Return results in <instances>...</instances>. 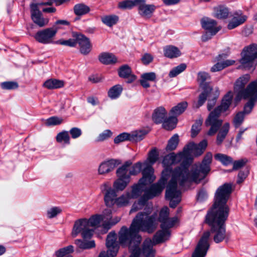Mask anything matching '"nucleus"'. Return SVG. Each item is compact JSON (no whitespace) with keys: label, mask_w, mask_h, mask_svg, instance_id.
Wrapping results in <instances>:
<instances>
[{"label":"nucleus","mask_w":257,"mask_h":257,"mask_svg":"<svg viewBox=\"0 0 257 257\" xmlns=\"http://www.w3.org/2000/svg\"><path fill=\"white\" fill-rule=\"evenodd\" d=\"M216 160L220 162L224 166H228L233 163V159L225 154L217 153L214 155Z\"/></svg>","instance_id":"obj_36"},{"label":"nucleus","mask_w":257,"mask_h":257,"mask_svg":"<svg viewBox=\"0 0 257 257\" xmlns=\"http://www.w3.org/2000/svg\"><path fill=\"white\" fill-rule=\"evenodd\" d=\"M169 209L167 207H164L159 213L158 222H161V227L171 228L178 222L177 217L169 218Z\"/></svg>","instance_id":"obj_15"},{"label":"nucleus","mask_w":257,"mask_h":257,"mask_svg":"<svg viewBox=\"0 0 257 257\" xmlns=\"http://www.w3.org/2000/svg\"><path fill=\"white\" fill-rule=\"evenodd\" d=\"M156 74L154 72L143 73L141 76L140 82L141 85L145 88L150 87L149 81H156Z\"/></svg>","instance_id":"obj_24"},{"label":"nucleus","mask_w":257,"mask_h":257,"mask_svg":"<svg viewBox=\"0 0 257 257\" xmlns=\"http://www.w3.org/2000/svg\"><path fill=\"white\" fill-rule=\"evenodd\" d=\"M249 79V75L245 74L240 77L235 82L234 90L237 93V100L241 98L246 99L249 97L257 96V80L251 82L246 88H245V86Z\"/></svg>","instance_id":"obj_6"},{"label":"nucleus","mask_w":257,"mask_h":257,"mask_svg":"<svg viewBox=\"0 0 257 257\" xmlns=\"http://www.w3.org/2000/svg\"><path fill=\"white\" fill-rule=\"evenodd\" d=\"M102 193H104V200L105 205L111 207L116 203V193L112 189L108 183H104L100 186Z\"/></svg>","instance_id":"obj_16"},{"label":"nucleus","mask_w":257,"mask_h":257,"mask_svg":"<svg viewBox=\"0 0 257 257\" xmlns=\"http://www.w3.org/2000/svg\"><path fill=\"white\" fill-rule=\"evenodd\" d=\"M159 154L156 148L152 149L148 154L147 160L144 162L145 168L151 167L158 160Z\"/></svg>","instance_id":"obj_30"},{"label":"nucleus","mask_w":257,"mask_h":257,"mask_svg":"<svg viewBox=\"0 0 257 257\" xmlns=\"http://www.w3.org/2000/svg\"><path fill=\"white\" fill-rule=\"evenodd\" d=\"M111 210L110 209H106L103 210L101 214H99L102 217L103 221H104V223H106V221H108L111 218Z\"/></svg>","instance_id":"obj_61"},{"label":"nucleus","mask_w":257,"mask_h":257,"mask_svg":"<svg viewBox=\"0 0 257 257\" xmlns=\"http://www.w3.org/2000/svg\"><path fill=\"white\" fill-rule=\"evenodd\" d=\"M179 143V136L177 134L173 135L169 140L168 145L166 148L167 151H171L175 150Z\"/></svg>","instance_id":"obj_44"},{"label":"nucleus","mask_w":257,"mask_h":257,"mask_svg":"<svg viewBox=\"0 0 257 257\" xmlns=\"http://www.w3.org/2000/svg\"><path fill=\"white\" fill-rule=\"evenodd\" d=\"M167 111L165 108L160 106L155 109L152 115V119L156 123H161L166 118Z\"/></svg>","instance_id":"obj_25"},{"label":"nucleus","mask_w":257,"mask_h":257,"mask_svg":"<svg viewBox=\"0 0 257 257\" xmlns=\"http://www.w3.org/2000/svg\"><path fill=\"white\" fill-rule=\"evenodd\" d=\"M201 25L204 29L212 33V35H215L221 29L220 26H217L216 21L208 18L202 20Z\"/></svg>","instance_id":"obj_22"},{"label":"nucleus","mask_w":257,"mask_h":257,"mask_svg":"<svg viewBox=\"0 0 257 257\" xmlns=\"http://www.w3.org/2000/svg\"><path fill=\"white\" fill-rule=\"evenodd\" d=\"M64 81L56 79H49L43 84V86L48 89H58L64 86Z\"/></svg>","instance_id":"obj_28"},{"label":"nucleus","mask_w":257,"mask_h":257,"mask_svg":"<svg viewBox=\"0 0 257 257\" xmlns=\"http://www.w3.org/2000/svg\"><path fill=\"white\" fill-rule=\"evenodd\" d=\"M164 55L169 58H177L181 55V52L174 46H167L164 48Z\"/></svg>","instance_id":"obj_27"},{"label":"nucleus","mask_w":257,"mask_h":257,"mask_svg":"<svg viewBox=\"0 0 257 257\" xmlns=\"http://www.w3.org/2000/svg\"><path fill=\"white\" fill-rule=\"evenodd\" d=\"M234 62V60H226L223 62H218L211 67L210 70L212 72L219 71L229 66L232 65Z\"/></svg>","instance_id":"obj_35"},{"label":"nucleus","mask_w":257,"mask_h":257,"mask_svg":"<svg viewBox=\"0 0 257 257\" xmlns=\"http://www.w3.org/2000/svg\"><path fill=\"white\" fill-rule=\"evenodd\" d=\"M209 96V92L208 90H204L203 92H202L199 96L197 103L196 104L195 107L196 108H199L201 106H202L206 101L207 97Z\"/></svg>","instance_id":"obj_54"},{"label":"nucleus","mask_w":257,"mask_h":257,"mask_svg":"<svg viewBox=\"0 0 257 257\" xmlns=\"http://www.w3.org/2000/svg\"><path fill=\"white\" fill-rule=\"evenodd\" d=\"M210 79L209 74L205 72H199L197 74V81L200 85H203L205 82Z\"/></svg>","instance_id":"obj_51"},{"label":"nucleus","mask_w":257,"mask_h":257,"mask_svg":"<svg viewBox=\"0 0 257 257\" xmlns=\"http://www.w3.org/2000/svg\"><path fill=\"white\" fill-rule=\"evenodd\" d=\"M55 4V0H48L44 3L32 4L30 5L31 18L33 22L39 27H42L48 23V20L42 17V13L39 10L40 6H52Z\"/></svg>","instance_id":"obj_12"},{"label":"nucleus","mask_w":257,"mask_h":257,"mask_svg":"<svg viewBox=\"0 0 257 257\" xmlns=\"http://www.w3.org/2000/svg\"><path fill=\"white\" fill-rule=\"evenodd\" d=\"M123 88L119 84L115 85L111 87L108 91V96L111 99H115L119 97Z\"/></svg>","instance_id":"obj_32"},{"label":"nucleus","mask_w":257,"mask_h":257,"mask_svg":"<svg viewBox=\"0 0 257 257\" xmlns=\"http://www.w3.org/2000/svg\"><path fill=\"white\" fill-rule=\"evenodd\" d=\"M74 12L77 16H82L88 13L90 8L83 4H76L74 7Z\"/></svg>","instance_id":"obj_39"},{"label":"nucleus","mask_w":257,"mask_h":257,"mask_svg":"<svg viewBox=\"0 0 257 257\" xmlns=\"http://www.w3.org/2000/svg\"><path fill=\"white\" fill-rule=\"evenodd\" d=\"M246 163V160L241 159L233 162V170H237L242 167Z\"/></svg>","instance_id":"obj_63"},{"label":"nucleus","mask_w":257,"mask_h":257,"mask_svg":"<svg viewBox=\"0 0 257 257\" xmlns=\"http://www.w3.org/2000/svg\"><path fill=\"white\" fill-rule=\"evenodd\" d=\"M130 133H123L117 137H116L114 139V143L115 144H118L120 142L128 140L130 141Z\"/></svg>","instance_id":"obj_57"},{"label":"nucleus","mask_w":257,"mask_h":257,"mask_svg":"<svg viewBox=\"0 0 257 257\" xmlns=\"http://www.w3.org/2000/svg\"><path fill=\"white\" fill-rule=\"evenodd\" d=\"M214 12L215 17L220 19H226L229 14V9L222 6L214 8Z\"/></svg>","instance_id":"obj_34"},{"label":"nucleus","mask_w":257,"mask_h":257,"mask_svg":"<svg viewBox=\"0 0 257 257\" xmlns=\"http://www.w3.org/2000/svg\"><path fill=\"white\" fill-rule=\"evenodd\" d=\"M98 59L101 63L105 65L113 64L117 62L115 56L110 53L104 52L100 54Z\"/></svg>","instance_id":"obj_26"},{"label":"nucleus","mask_w":257,"mask_h":257,"mask_svg":"<svg viewBox=\"0 0 257 257\" xmlns=\"http://www.w3.org/2000/svg\"><path fill=\"white\" fill-rule=\"evenodd\" d=\"M244 118L243 112H238L234 116L233 123L235 128H237L242 123Z\"/></svg>","instance_id":"obj_52"},{"label":"nucleus","mask_w":257,"mask_h":257,"mask_svg":"<svg viewBox=\"0 0 257 257\" xmlns=\"http://www.w3.org/2000/svg\"><path fill=\"white\" fill-rule=\"evenodd\" d=\"M132 165V161L128 160L116 170L118 179L114 182L113 187L117 190L122 191L130 182L128 168Z\"/></svg>","instance_id":"obj_10"},{"label":"nucleus","mask_w":257,"mask_h":257,"mask_svg":"<svg viewBox=\"0 0 257 257\" xmlns=\"http://www.w3.org/2000/svg\"><path fill=\"white\" fill-rule=\"evenodd\" d=\"M202 122V118H200L196 120L195 123L192 125L191 128V137L192 138L195 137L200 132Z\"/></svg>","instance_id":"obj_50"},{"label":"nucleus","mask_w":257,"mask_h":257,"mask_svg":"<svg viewBox=\"0 0 257 257\" xmlns=\"http://www.w3.org/2000/svg\"><path fill=\"white\" fill-rule=\"evenodd\" d=\"M1 86L3 89L11 90L16 88V82L14 81H6L1 83Z\"/></svg>","instance_id":"obj_59"},{"label":"nucleus","mask_w":257,"mask_h":257,"mask_svg":"<svg viewBox=\"0 0 257 257\" xmlns=\"http://www.w3.org/2000/svg\"><path fill=\"white\" fill-rule=\"evenodd\" d=\"M162 230L157 231L154 235L153 241L150 238L146 239L141 249V257H154L155 250L153 249L155 244L163 242L168 240L170 236V228L161 227Z\"/></svg>","instance_id":"obj_7"},{"label":"nucleus","mask_w":257,"mask_h":257,"mask_svg":"<svg viewBox=\"0 0 257 257\" xmlns=\"http://www.w3.org/2000/svg\"><path fill=\"white\" fill-rule=\"evenodd\" d=\"M168 172L167 170L162 172L161 178L157 183L152 185L149 189L146 190L143 196L139 199L138 202H135L133 205L130 213L141 209L148 199L159 195L162 192L168 179V178L166 177Z\"/></svg>","instance_id":"obj_5"},{"label":"nucleus","mask_w":257,"mask_h":257,"mask_svg":"<svg viewBox=\"0 0 257 257\" xmlns=\"http://www.w3.org/2000/svg\"><path fill=\"white\" fill-rule=\"evenodd\" d=\"M187 102L183 101L178 103L176 106L173 107L171 110V113L176 117L182 113L187 107Z\"/></svg>","instance_id":"obj_42"},{"label":"nucleus","mask_w":257,"mask_h":257,"mask_svg":"<svg viewBox=\"0 0 257 257\" xmlns=\"http://www.w3.org/2000/svg\"><path fill=\"white\" fill-rule=\"evenodd\" d=\"M154 59L153 56L149 53H145L141 58V61L144 65H148L151 63Z\"/></svg>","instance_id":"obj_62"},{"label":"nucleus","mask_w":257,"mask_h":257,"mask_svg":"<svg viewBox=\"0 0 257 257\" xmlns=\"http://www.w3.org/2000/svg\"><path fill=\"white\" fill-rule=\"evenodd\" d=\"M137 7L139 15L147 19H149L152 16L156 9V7L153 4H147L146 0H139Z\"/></svg>","instance_id":"obj_19"},{"label":"nucleus","mask_w":257,"mask_h":257,"mask_svg":"<svg viewBox=\"0 0 257 257\" xmlns=\"http://www.w3.org/2000/svg\"><path fill=\"white\" fill-rule=\"evenodd\" d=\"M77 44H79L80 52L84 55L88 54L91 50V45L89 38L81 34H73Z\"/></svg>","instance_id":"obj_20"},{"label":"nucleus","mask_w":257,"mask_h":257,"mask_svg":"<svg viewBox=\"0 0 257 257\" xmlns=\"http://www.w3.org/2000/svg\"><path fill=\"white\" fill-rule=\"evenodd\" d=\"M241 55V58L240 59L239 62L241 65L239 68L242 67L249 70L253 67L254 60L257 58V45L252 44L244 47Z\"/></svg>","instance_id":"obj_9"},{"label":"nucleus","mask_w":257,"mask_h":257,"mask_svg":"<svg viewBox=\"0 0 257 257\" xmlns=\"http://www.w3.org/2000/svg\"><path fill=\"white\" fill-rule=\"evenodd\" d=\"M186 68V64L182 63L174 67L169 72L170 77H174L184 71Z\"/></svg>","instance_id":"obj_48"},{"label":"nucleus","mask_w":257,"mask_h":257,"mask_svg":"<svg viewBox=\"0 0 257 257\" xmlns=\"http://www.w3.org/2000/svg\"><path fill=\"white\" fill-rule=\"evenodd\" d=\"M247 174L248 171H240L238 174L237 183L240 184L242 183L247 177Z\"/></svg>","instance_id":"obj_64"},{"label":"nucleus","mask_w":257,"mask_h":257,"mask_svg":"<svg viewBox=\"0 0 257 257\" xmlns=\"http://www.w3.org/2000/svg\"><path fill=\"white\" fill-rule=\"evenodd\" d=\"M63 122V119L57 116H52L48 118L46 124L48 126L56 125L61 124Z\"/></svg>","instance_id":"obj_55"},{"label":"nucleus","mask_w":257,"mask_h":257,"mask_svg":"<svg viewBox=\"0 0 257 257\" xmlns=\"http://www.w3.org/2000/svg\"><path fill=\"white\" fill-rule=\"evenodd\" d=\"M56 141L59 144L69 145L70 144V137L69 132L67 131H63L59 133L56 136Z\"/></svg>","instance_id":"obj_33"},{"label":"nucleus","mask_w":257,"mask_h":257,"mask_svg":"<svg viewBox=\"0 0 257 257\" xmlns=\"http://www.w3.org/2000/svg\"><path fill=\"white\" fill-rule=\"evenodd\" d=\"M142 165L143 164L140 162L135 163L132 166L131 170L129 172L128 171V174H129L130 177L131 175H137L142 170Z\"/></svg>","instance_id":"obj_53"},{"label":"nucleus","mask_w":257,"mask_h":257,"mask_svg":"<svg viewBox=\"0 0 257 257\" xmlns=\"http://www.w3.org/2000/svg\"><path fill=\"white\" fill-rule=\"evenodd\" d=\"M232 191L231 185L225 183L216 190L214 203L206 215L205 222L211 227V231L214 233L213 240L218 243L222 242L226 237L225 222L229 211L226 204Z\"/></svg>","instance_id":"obj_3"},{"label":"nucleus","mask_w":257,"mask_h":257,"mask_svg":"<svg viewBox=\"0 0 257 257\" xmlns=\"http://www.w3.org/2000/svg\"><path fill=\"white\" fill-rule=\"evenodd\" d=\"M147 132L144 130L136 131L131 132L130 134V141L132 142H139L142 140Z\"/></svg>","instance_id":"obj_41"},{"label":"nucleus","mask_w":257,"mask_h":257,"mask_svg":"<svg viewBox=\"0 0 257 257\" xmlns=\"http://www.w3.org/2000/svg\"><path fill=\"white\" fill-rule=\"evenodd\" d=\"M121 164L118 159H110L102 162L99 166L98 173L99 175H105L113 171Z\"/></svg>","instance_id":"obj_21"},{"label":"nucleus","mask_w":257,"mask_h":257,"mask_svg":"<svg viewBox=\"0 0 257 257\" xmlns=\"http://www.w3.org/2000/svg\"><path fill=\"white\" fill-rule=\"evenodd\" d=\"M93 231V229L89 227L87 219L81 218L75 221L71 235L75 237L81 234L83 239H88L92 236Z\"/></svg>","instance_id":"obj_11"},{"label":"nucleus","mask_w":257,"mask_h":257,"mask_svg":"<svg viewBox=\"0 0 257 257\" xmlns=\"http://www.w3.org/2000/svg\"><path fill=\"white\" fill-rule=\"evenodd\" d=\"M207 146V141L203 140L198 144L189 143L182 152L177 154L170 153L164 157L162 164L165 168L163 171L168 170L166 177L171 174L170 181L167 186L166 198L170 201V206L175 208L181 201V190L185 188L187 183H199L211 170L212 154L208 152L202 162L194 164L189 171L188 167L192 161L191 155L199 156L203 154Z\"/></svg>","instance_id":"obj_1"},{"label":"nucleus","mask_w":257,"mask_h":257,"mask_svg":"<svg viewBox=\"0 0 257 257\" xmlns=\"http://www.w3.org/2000/svg\"><path fill=\"white\" fill-rule=\"evenodd\" d=\"M102 217L99 214H95L90 217L87 219L89 227L98 226L100 222L103 221Z\"/></svg>","instance_id":"obj_45"},{"label":"nucleus","mask_w":257,"mask_h":257,"mask_svg":"<svg viewBox=\"0 0 257 257\" xmlns=\"http://www.w3.org/2000/svg\"><path fill=\"white\" fill-rule=\"evenodd\" d=\"M139 0H124L118 4V8L121 10H131L137 6Z\"/></svg>","instance_id":"obj_40"},{"label":"nucleus","mask_w":257,"mask_h":257,"mask_svg":"<svg viewBox=\"0 0 257 257\" xmlns=\"http://www.w3.org/2000/svg\"><path fill=\"white\" fill-rule=\"evenodd\" d=\"M112 136V132L110 130H105L99 134L95 139L96 142H102L110 138Z\"/></svg>","instance_id":"obj_46"},{"label":"nucleus","mask_w":257,"mask_h":257,"mask_svg":"<svg viewBox=\"0 0 257 257\" xmlns=\"http://www.w3.org/2000/svg\"><path fill=\"white\" fill-rule=\"evenodd\" d=\"M177 118L176 116H170L165 118L163 122V127L167 130H172L176 126Z\"/></svg>","instance_id":"obj_37"},{"label":"nucleus","mask_w":257,"mask_h":257,"mask_svg":"<svg viewBox=\"0 0 257 257\" xmlns=\"http://www.w3.org/2000/svg\"><path fill=\"white\" fill-rule=\"evenodd\" d=\"M62 211V210L61 207L58 206H53L47 210L46 215L48 219H52L60 214Z\"/></svg>","instance_id":"obj_43"},{"label":"nucleus","mask_w":257,"mask_h":257,"mask_svg":"<svg viewBox=\"0 0 257 257\" xmlns=\"http://www.w3.org/2000/svg\"><path fill=\"white\" fill-rule=\"evenodd\" d=\"M120 220L119 217H115L113 219H111L108 221V223H105L103 224V228L107 230L110 229L112 225H115Z\"/></svg>","instance_id":"obj_60"},{"label":"nucleus","mask_w":257,"mask_h":257,"mask_svg":"<svg viewBox=\"0 0 257 257\" xmlns=\"http://www.w3.org/2000/svg\"><path fill=\"white\" fill-rule=\"evenodd\" d=\"M68 132L73 139H76L79 138L82 134V130L77 127H72Z\"/></svg>","instance_id":"obj_58"},{"label":"nucleus","mask_w":257,"mask_h":257,"mask_svg":"<svg viewBox=\"0 0 257 257\" xmlns=\"http://www.w3.org/2000/svg\"><path fill=\"white\" fill-rule=\"evenodd\" d=\"M59 28H60L55 27L54 28H47L38 31L36 34L35 38L38 42L42 44L51 43L53 42V37L55 36Z\"/></svg>","instance_id":"obj_14"},{"label":"nucleus","mask_w":257,"mask_h":257,"mask_svg":"<svg viewBox=\"0 0 257 257\" xmlns=\"http://www.w3.org/2000/svg\"><path fill=\"white\" fill-rule=\"evenodd\" d=\"M248 98H250V99L244 105L243 110L242 111L243 112L244 115L248 114L251 112L253 107L254 102L257 99V96L249 97Z\"/></svg>","instance_id":"obj_47"},{"label":"nucleus","mask_w":257,"mask_h":257,"mask_svg":"<svg viewBox=\"0 0 257 257\" xmlns=\"http://www.w3.org/2000/svg\"><path fill=\"white\" fill-rule=\"evenodd\" d=\"M86 239H76L75 240V243L77 247L83 249H88L94 247L95 246V241L93 240L87 241Z\"/></svg>","instance_id":"obj_31"},{"label":"nucleus","mask_w":257,"mask_h":257,"mask_svg":"<svg viewBox=\"0 0 257 257\" xmlns=\"http://www.w3.org/2000/svg\"><path fill=\"white\" fill-rule=\"evenodd\" d=\"M131 199L132 198L129 195V191H127L125 193L116 198L115 204L118 207L125 206L129 204Z\"/></svg>","instance_id":"obj_38"},{"label":"nucleus","mask_w":257,"mask_h":257,"mask_svg":"<svg viewBox=\"0 0 257 257\" xmlns=\"http://www.w3.org/2000/svg\"><path fill=\"white\" fill-rule=\"evenodd\" d=\"M233 92L231 91L224 96L221 104L214 109L209 114L205 121L206 126H210L207 134L214 136L218 132L216 143L218 146L222 144L227 136L230 128V124L226 122L222 125L223 120L220 118L221 114L228 109L232 102Z\"/></svg>","instance_id":"obj_4"},{"label":"nucleus","mask_w":257,"mask_h":257,"mask_svg":"<svg viewBox=\"0 0 257 257\" xmlns=\"http://www.w3.org/2000/svg\"><path fill=\"white\" fill-rule=\"evenodd\" d=\"M143 177L138 183L132 186V190L129 192V195L132 199L138 198L144 191H146V186L153 183L156 176L154 175V170L151 167H147L142 171Z\"/></svg>","instance_id":"obj_8"},{"label":"nucleus","mask_w":257,"mask_h":257,"mask_svg":"<svg viewBox=\"0 0 257 257\" xmlns=\"http://www.w3.org/2000/svg\"><path fill=\"white\" fill-rule=\"evenodd\" d=\"M106 245L108 248V257H114L119 248L118 243L116 241V234L114 232H110L107 235Z\"/></svg>","instance_id":"obj_18"},{"label":"nucleus","mask_w":257,"mask_h":257,"mask_svg":"<svg viewBox=\"0 0 257 257\" xmlns=\"http://www.w3.org/2000/svg\"><path fill=\"white\" fill-rule=\"evenodd\" d=\"M102 22L106 26L111 27L119 21V17L115 15H107L101 17Z\"/></svg>","instance_id":"obj_29"},{"label":"nucleus","mask_w":257,"mask_h":257,"mask_svg":"<svg viewBox=\"0 0 257 257\" xmlns=\"http://www.w3.org/2000/svg\"><path fill=\"white\" fill-rule=\"evenodd\" d=\"M57 44H59L62 45L67 46L71 47H75L77 44V41L75 38L73 39H69L67 40H59L57 41Z\"/></svg>","instance_id":"obj_56"},{"label":"nucleus","mask_w":257,"mask_h":257,"mask_svg":"<svg viewBox=\"0 0 257 257\" xmlns=\"http://www.w3.org/2000/svg\"><path fill=\"white\" fill-rule=\"evenodd\" d=\"M231 19L227 25V28L229 30L233 29L243 24L247 19V16L240 10L233 12L231 15Z\"/></svg>","instance_id":"obj_17"},{"label":"nucleus","mask_w":257,"mask_h":257,"mask_svg":"<svg viewBox=\"0 0 257 257\" xmlns=\"http://www.w3.org/2000/svg\"><path fill=\"white\" fill-rule=\"evenodd\" d=\"M118 76L123 78H127V83H131L135 81L137 77L132 74L131 67L128 65H123L118 70Z\"/></svg>","instance_id":"obj_23"},{"label":"nucleus","mask_w":257,"mask_h":257,"mask_svg":"<svg viewBox=\"0 0 257 257\" xmlns=\"http://www.w3.org/2000/svg\"><path fill=\"white\" fill-rule=\"evenodd\" d=\"M158 219L157 215H150L146 212H139L129 228L123 226L118 232V241L122 246L129 248L131 252L130 257H141V249L140 247L142 236L140 231L153 233L157 228Z\"/></svg>","instance_id":"obj_2"},{"label":"nucleus","mask_w":257,"mask_h":257,"mask_svg":"<svg viewBox=\"0 0 257 257\" xmlns=\"http://www.w3.org/2000/svg\"><path fill=\"white\" fill-rule=\"evenodd\" d=\"M73 250V246L70 245L57 250L55 255L57 257H64L65 255L72 252Z\"/></svg>","instance_id":"obj_49"},{"label":"nucleus","mask_w":257,"mask_h":257,"mask_svg":"<svg viewBox=\"0 0 257 257\" xmlns=\"http://www.w3.org/2000/svg\"><path fill=\"white\" fill-rule=\"evenodd\" d=\"M210 232L206 231L203 233L199 239L191 257H205L210 247Z\"/></svg>","instance_id":"obj_13"}]
</instances>
